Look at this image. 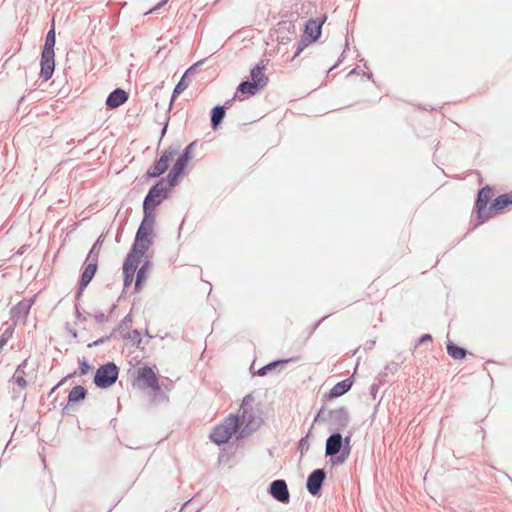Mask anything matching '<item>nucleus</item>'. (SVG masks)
I'll return each mask as SVG.
<instances>
[{
  "mask_svg": "<svg viewBox=\"0 0 512 512\" xmlns=\"http://www.w3.org/2000/svg\"><path fill=\"white\" fill-rule=\"evenodd\" d=\"M152 209H143V219L137 229L131 249L144 255L152 245V233L155 223V215Z\"/></svg>",
  "mask_w": 512,
  "mask_h": 512,
  "instance_id": "1",
  "label": "nucleus"
},
{
  "mask_svg": "<svg viewBox=\"0 0 512 512\" xmlns=\"http://www.w3.org/2000/svg\"><path fill=\"white\" fill-rule=\"evenodd\" d=\"M152 209H143V219L137 229L131 249L144 255L152 245V233L155 223V215Z\"/></svg>",
  "mask_w": 512,
  "mask_h": 512,
  "instance_id": "2",
  "label": "nucleus"
},
{
  "mask_svg": "<svg viewBox=\"0 0 512 512\" xmlns=\"http://www.w3.org/2000/svg\"><path fill=\"white\" fill-rule=\"evenodd\" d=\"M56 43L55 28L54 25L47 32L43 50L40 59V78L44 81H48L55 70V52L54 47Z\"/></svg>",
  "mask_w": 512,
  "mask_h": 512,
  "instance_id": "3",
  "label": "nucleus"
},
{
  "mask_svg": "<svg viewBox=\"0 0 512 512\" xmlns=\"http://www.w3.org/2000/svg\"><path fill=\"white\" fill-rule=\"evenodd\" d=\"M240 417L229 415L223 423L217 425L210 434V439L217 445L226 444L231 436L238 430Z\"/></svg>",
  "mask_w": 512,
  "mask_h": 512,
  "instance_id": "4",
  "label": "nucleus"
},
{
  "mask_svg": "<svg viewBox=\"0 0 512 512\" xmlns=\"http://www.w3.org/2000/svg\"><path fill=\"white\" fill-rule=\"evenodd\" d=\"M202 64V61H198L196 63H194L193 65H191L185 72L184 74L182 75L181 79L179 80V82L176 84V86L174 87V90H173V93H172V96H171V100H170V103H169V107H168V110L166 112V116H165V121H164V126L162 128V131H161V135L164 136L166 131H167V128H168V124H169V120H170V116H169V113L171 111V108H172V104L173 102L175 101V99L184 91L186 90L189 85L191 84L192 80H193V76L195 74V72L197 71L198 67Z\"/></svg>",
  "mask_w": 512,
  "mask_h": 512,
  "instance_id": "5",
  "label": "nucleus"
},
{
  "mask_svg": "<svg viewBox=\"0 0 512 512\" xmlns=\"http://www.w3.org/2000/svg\"><path fill=\"white\" fill-rule=\"evenodd\" d=\"M119 376V368L114 362L101 365L94 375V384L101 389L111 387L116 383Z\"/></svg>",
  "mask_w": 512,
  "mask_h": 512,
  "instance_id": "6",
  "label": "nucleus"
},
{
  "mask_svg": "<svg viewBox=\"0 0 512 512\" xmlns=\"http://www.w3.org/2000/svg\"><path fill=\"white\" fill-rule=\"evenodd\" d=\"M164 182L165 179L161 178L148 190L143 201V209L155 210L168 197L170 190L164 186Z\"/></svg>",
  "mask_w": 512,
  "mask_h": 512,
  "instance_id": "7",
  "label": "nucleus"
},
{
  "mask_svg": "<svg viewBox=\"0 0 512 512\" xmlns=\"http://www.w3.org/2000/svg\"><path fill=\"white\" fill-rule=\"evenodd\" d=\"M178 154V148L168 147L158 160L147 170L146 175L149 178H157L167 171L170 162Z\"/></svg>",
  "mask_w": 512,
  "mask_h": 512,
  "instance_id": "8",
  "label": "nucleus"
},
{
  "mask_svg": "<svg viewBox=\"0 0 512 512\" xmlns=\"http://www.w3.org/2000/svg\"><path fill=\"white\" fill-rule=\"evenodd\" d=\"M144 255H140V252L130 249L123 263V286L124 289L128 288L134 279L137 267L140 263V259Z\"/></svg>",
  "mask_w": 512,
  "mask_h": 512,
  "instance_id": "9",
  "label": "nucleus"
},
{
  "mask_svg": "<svg viewBox=\"0 0 512 512\" xmlns=\"http://www.w3.org/2000/svg\"><path fill=\"white\" fill-rule=\"evenodd\" d=\"M350 420L348 408L345 406L328 411V423L330 430L333 432H340L345 429L349 425Z\"/></svg>",
  "mask_w": 512,
  "mask_h": 512,
  "instance_id": "10",
  "label": "nucleus"
},
{
  "mask_svg": "<svg viewBox=\"0 0 512 512\" xmlns=\"http://www.w3.org/2000/svg\"><path fill=\"white\" fill-rule=\"evenodd\" d=\"M98 269V260L97 254L93 259H90L88 262H84L83 271L80 276L79 287L76 292L75 298L79 300L84 289L89 285L93 277L95 276Z\"/></svg>",
  "mask_w": 512,
  "mask_h": 512,
  "instance_id": "11",
  "label": "nucleus"
},
{
  "mask_svg": "<svg viewBox=\"0 0 512 512\" xmlns=\"http://www.w3.org/2000/svg\"><path fill=\"white\" fill-rule=\"evenodd\" d=\"M491 197L492 188L488 185L481 188L477 193V198L475 201V210L478 218L482 222L488 220L491 217L489 209L487 210V204L489 203Z\"/></svg>",
  "mask_w": 512,
  "mask_h": 512,
  "instance_id": "12",
  "label": "nucleus"
},
{
  "mask_svg": "<svg viewBox=\"0 0 512 512\" xmlns=\"http://www.w3.org/2000/svg\"><path fill=\"white\" fill-rule=\"evenodd\" d=\"M326 15L320 16L315 19H309L304 26L303 37H306L309 42H316L321 37L322 26L325 23Z\"/></svg>",
  "mask_w": 512,
  "mask_h": 512,
  "instance_id": "13",
  "label": "nucleus"
},
{
  "mask_svg": "<svg viewBox=\"0 0 512 512\" xmlns=\"http://www.w3.org/2000/svg\"><path fill=\"white\" fill-rule=\"evenodd\" d=\"M326 479V472L322 468L313 470L307 478L306 488L312 496L320 494L324 481Z\"/></svg>",
  "mask_w": 512,
  "mask_h": 512,
  "instance_id": "14",
  "label": "nucleus"
},
{
  "mask_svg": "<svg viewBox=\"0 0 512 512\" xmlns=\"http://www.w3.org/2000/svg\"><path fill=\"white\" fill-rule=\"evenodd\" d=\"M242 423L244 424L243 429L240 431L238 438H244L256 431L262 424V419L256 417L252 411L244 409L241 413Z\"/></svg>",
  "mask_w": 512,
  "mask_h": 512,
  "instance_id": "15",
  "label": "nucleus"
},
{
  "mask_svg": "<svg viewBox=\"0 0 512 512\" xmlns=\"http://www.w3.org/2000/svg\"><path fill=\"white\" fill-rule=\"evenodd\" d=\"M269 494L278 502L288 504L290 501V493L285 480L277 479L270 483Z\"/></svg>",
  "mask_w": 512,
  "mask_h": 512,
  "instance_id": "16",
  "label": "nucleus"
},
{
  "mask_svg": "<svg viewBox=\"0 0 512 512\" xmlns=\"http://www.w3.org/2000/svg\"><path fill=\"white\" fill-rule=\"evenodd\" d=\"M343 436L340 432H332L326 439L325 456L333 461L342 453Z\"/></svg>",
  "mask_w": 512,
  "mask_h": 512,
  "instance_id": "17",
  "label": "nucleus"
},
{
  "mask_svg": "<svg viewBox=\"0 0 512 512\" xmlns=\"http://www.w3.org/2000/svg\"><path fill=\"white\" fill-rule=\"evenodd\" d=\"M234 99L227 100L224 105H216L212 108L210 114L211 127L213 130H217L223 122L226 114V110L231 108Z\"/></svg>",
  "mask_w": 512,
  "mask_h": 512,
  "instance_id": "18",
  "label": "nucleus"
},
{
  "mask_svg": "<svg viewBox=\"0 0 512 512\" xmlns=\"http://www.w3.org/2000/svg\"><path fill=\"white\" fill-rule=\"evenodd\" d=\"M137 380L142 381L146 387L158 389L157 375L149 366H144L138 369Z\"/></svg>",
  "mask_w": 512,
  "mask_h": 512,
  "instance_id": "19",
  "label": "nucleus"
},
{
  "mask_svg": "<svg viewBox=\"0 0 512 512\" xmlns=\"http://www.w3.org/2000/svg\"><path fill=\"white\" fill-rule=\"evenodd\" d=\"M268 60L262 59L250 71L252 82H259V87L263 89L268 84V77L264 74Z\"/></svg>",
  "mask_w": 512,
  "mask_h": 512,
  "instance_id": "20",
  "label": "nucleus"
},
{
  "mask_svg": "<svg viewBox=\"0 0 512 512\" xmlns=\"http://www.w3.org/2000/svg\"><path fill=\"white\" fill-rule=\"evenodd\" d=\"M128 93L122 88L114 89L106 98V106L115 109L124 104L128 100Z\"/></svg>",
  "mask_w": 512,
  "mask_h": 512,
  "instance_id": "21",
  "label": "nucleus"
},
{
  "mask_svg": "<svg viewBox=\"0 0 512 512\" xmlns=\"http://www.w3.org/2000/svg\"><path fill=\"white\" fill-rule=\"evenodd\" d=\"M353 385V381L351 378H346L338 383H336L331 390L324 395V398L327 400H332L334 398H338L345 393H347Z\"/></svg>",
  "mask_w": 512,
  "mask_h": 512,
  "instance_id": "22",
  "label": "nucleus"
},
{
  "mask_svg": "<svg viewBox=\"0 0 512 512\" xmlns=\"http://www.w3.org/2000/svg\"><path fill=\"white\" fill-rule=\"evenodd\" d=\"M32 304H33L32 299L22 300V301L18 302L10 310L11 319L14 321H18L20 319H25L29 314Z\"/></svg>",
  "mask_w": 512,
  "mask_h": 512,
  "instance_id": "23",
  "label": "nucleus"
},
{
  "mask_svg": "<svg viewBox=\"0 0 512 512\" xmlns=\"http://www.w3.org/2000/svg\"><path fill=\"white\" fill-rule=\"evenodd\" d=\"M260 90L261 88L259 87V82L245 80L238 85L236 95L234 96L233 99H235L236 97H238L239 99H243L242 96H254Z\"/></svg>",
  "mask_w": 512,
  "mask_h": 512,
  "instance_id": "24",
  "label": "nucleus"
},
{
  "mask_svg": "<svg viewBox=\"0 0 512 512\" xmlns=\"http://www.w3.org/2000/svg\"><path fill=\"white\" fill-rule=\"evenodd\" d=\"M86 396H87V389L85 387H83L81 385H77V386L73 387L68 394V400H67L68 403L62 409V413L66 414L69 405L84 400L86 398Z\"/></svg>",
  "mask_w": 512,
  "mask_h": 512,
  "instance_id": "25",
  "label": "nucleus"
},
{
  "mask_svg": "<svg viewBox=\"0 0 512 512\" xmlns=\"http://www.w3.org/2000/svg\"><path fill=\"white\" fill-rule=\"evenodd\" d=\"M27 365H28V360L27 359L23 360L17 366L16 371L11 378V381L16 383L22 389H25L28 385V382L25 379Z\"/></svg>",
  "mask_w": 512,
  "mask_h": 512,
  "instance_id": "26",
  "label": "nucleus"
},
{
  "mask_svg": "<svg viewBox=\"0 0 512 512\" xmlns=\"http://www.w3.org/2000/svg\"><path fill=\"white\" fill-rule=\"evenodd\" d=\"M510 204H512V194H501L492 201L489 207V211L490 213L492 211H500Z\"/></svg>",
  "mask_w": 512,
  "mask_h": 512,
  "instance_id": "27",
  "label": "nucleus"
},
{
  "mask_svg": "<svg viewBox=\"0 0 512 512\" xmlns=\"http://www.w3.org/2000/svg\"><path fill=\"white\" fill-rule=\"evenodd\" d=\"M351 438L352 432H349L347 436L343 437L342 453L333 460V464H343L348 459L351 453Z\"/></svg>",
  "mask_w": 512,
  "mask_h": 512,
  "instance_id": "28",
  "label": "nucleus"
},
{
  "mask_svg": "<svg viewBox=\"0 0 512 512\" xmlns=\"http://www.w3.org/2000/svg\"><path fill=\"white\" fill-rule=\"evenodd\" d=\"M151 263L149 260H145L144 263L141 265V267L138 269L136 273V280L134 285V290L136 292H139L142 289L143 283L147 279V271L150 267Z\"/></svg>",
  "mask_w": 512,
  "mask_h": 512,
  "instance_id": "29",
  "label": "nucleus"
},
{
  "mask_svg": "<svg viewBox=\"0 0 512 512\" xmlns=\"http://www.w3.org/2000/svg\"><path fill=\"white\" fill-rule=\"evenodd\" d=\"M447 353L455 360H461L466 357L467 350L449 341L446 346Z\"/></svg>",
  "mask_w": 512,
  "mask_h": 512,
  "instance_id": "30",
  "label": "nucleus"
},
{
  "mask_svg": "<svg viewBox=\"0 0 512 512\" xmlns=\"http://www.w3.org/2000/svg\"><path fill=\"white\" fill-rule=\"evenodd\" d=\"M292 359H281V360H275V361H272L266 365H264L263 367H261L260 369H258L257 371V375L258 376H265L268 374L269 371H272L274 370L275 368H277L278 366H283L285 364H287L288 362H290Z\"/></svg>",
  "mask_w": 512,
  "mask_h": 512,
  "instance_id": "31",
  "label": "nucleus"
},
{
  "mask_svg": "<svg viewBox=\"0 0 512 512\" xmlns=\"http://www.w3.org/2000/svg\"><path fill=\"white\" fill-rule=\"evenodd\" d=\"M399 365H400V363L395 362V361L388 363L384 367V369L378 374V376L376 377V380L379 381L380 383H384L385 377H387L388 373L395 374L399 369Z\"/></svg>",
  "mask_w": 512,
  "mask_h": 512,
  "instance_id": "32",
  "label": "nucleus"
},
{
  "mask_svg": "<svg viewBox=\"0 0 512 512\" xmlns=\"http://www.w3.org/2000/svg\"><path fill=\"white\" fill-rule=\"evenodd\" d=\"M132 323H133V320H132V316L131 314H127L122 320L121 322L119 323V325L113 329V334H115L116 332H120V333H123V332H129L128 330L131 328L132 326Z\"/></svg>",
  "mask_w": 512,
  "mask_h": 512,
  "instance_id": "33",
  "label": "nucleus"
},
{
  "mask_svg": "<svg viewBox=\"0 0 512 512\" xmlns=\"http://www.w3.org/2000/svg\"><path fill=\"white\" fill-rule=\"evenodd\" d=\"M312 428L313 426L310 427L307 434L298 442V451L301 457L304 456L305 453L309 450V438L312 435Z\"/></svg>",
  "mask_w": 512,
  "mask_h": 512,
  "instance_id": "34",
  "label": "nucleus"
},
{
  "mask_svg": "<svg viewBox=\"0 0 512 512\" xmlns=\"http://www.w3.org/2000/svg\"><path fill=\"white\" fill-rule=\"evenodd\" d=\"M183 175L182 173L174 170V169H171L170 172L168 173V175L166 176L165 181L168 182V185H169V190L172 188V187H175L178 182H179V177Z\"/></svg>",
  "mask_w": 512,
  "mask_h": 512,
  "instance_id": "35",
  "label": "nucleus"
},
{
  "mask_svg": "<svg viewBox=\"0 0 512 512\" xmlns=\"http://www.w3.org/2000/svg\"><path fill=\"white\" fill-rule=\"evenodd\" d=\"M124 339L131 340L134 344H136L137 347L140 346L141 343V334L140 331L137 329H134L131 332H126L122 335Z\"/></svg>",
  "mask_w": 512,
  "mask_h": 512,
  "instance_id": "36",
  "label": "nucleus"
},
{
  "mask_svg": "<svg viewBox=\"0 0 512 512\" xmlns=\"http://www.w3.org/2000/svg\"><path fill=\"white\" fill-rule=\"evenodd\" d=\"M189 161V159L180 155L176 160L175 164L173 165L172 169L184 174Z\"/></svg>",
  "mask_w": 512,
  "mask_h": 512,
  "instance_id": "37",
  "label": "nucleus"
},
{
  "mask_svg": "<svg viewBox=\"0 0 512 512\" xmlns=\"http://www.w3.org/2000/svg\"><path fill=\"white\" fill-rule=\"evenodd\" d=\"M310 43H311V42H309V40H308L306 37H303V36H302V37H301V39H300V41H299V42H298V44H297V49H296V51H295V53H294V56H293L292 60H293V59H295L297 56H299V55L302 53V51H303V50L308 46V44H310Z\"/></svg>",
  "mask_w": 512,
  "mask_h": 512,
  "instance_id": "38",
  "label": "nucleus"
},
{
  "mask_svg": "<svg viewBox=\"0 0 512 512\" xmlns=\"http://www.w3.org/2000/svg\"><path fill=\"white\" fill-rule=\"evenodd\" d=\"M313 422H328V414H325V406H322L318 413L315 415Z\"/></svg>",
  "mask_w": 512,
  "mask_h": 512,
  "instance_id": "39",
  "label": "nucleus"
},
{
  "mask_svg": "<svg viewBox=\"0 0 512 512\" xmlns=\"http://www.w3.org/2000/svg\"><path fill=\"white\" fill-rule=\"evenodd\" d=\"M99 242H100V238H98V240L94 243V245L90 249V251L86 257V262H88L90 259H93L96 254H97V256L99 255V249H100L98 246Z\"/></svg>",
  "mask_w": 512,
  "mask_h": 512,
  "instance_id": "40",
  "label": "nucleus"
},
{
  "mask_svg": "<svg viewBox=\"0 0 512 512\" xmlns=\"http://www.w3.org/2000/svg\"><path fill=\"white\" fill-rule=\"evenodd\" d=\"M253 401H254V398L251 394L246 395L242 400L241 407H240L239 411L242 413L244 411V409H247L248 406H251Z\"/></svg>",
  "mask_w": 512,
  "mask_h": 512,
  "instance_id": "41",
  "label": "nucleus"
},
{
  "mask_svg": "<svg viewBox=\"0 0 512 512\" xmlns=\"http://www.w3.org/2000/svg\"><path fill=\"white\" fill-rule=\"evenodd\" d=\"M113 332L110 334V335H106V336H103L97 340H95L94 342L88 344V347H92V346H99L101 344H104L106 342H109L113 336Z\"/></svg>",
  "mask_w": 512,
  "mask_h": 512,
  "instance_id": "42",
  "label": "nucleus"
},
{
  "mask_svg": "<svg viewBox=\"0 0 512 512\" xmlns=\"http://www.w3.org/2000/svg\"><path fill=\"white\" fill-rule=\"evenodd\" d=\"M195 145H196V142H195V141H193V142H191L189 145H187V146L184 148V150H183V152H182L181 156L186 157L187 159H189V160H190V159H191V157H192V151H193V148L195 147Z\"/></svg>",
  "mask_w": 512,
  "mask_h": 512,
  "instance_id": "43",
  "label": "nucleus"
},
{
  "mask_svg": "<svg viewBox=\"0 0 512 512\" xmlns=\"http://www.w3.org/2000/svg\"><path fill=\"white\" fill-rule=\"evenodd\" d=\"M90 370H91V366L85 359L80 361L79 372L81 375H86Z\"/></svg>",
  "mask_w": 512,
  "mask_h": 512,
  "instance_id": "44",
  "label": "nucleus"
},
{
  "mask_svg": "<svg viewBox=\"0 0 512 512\" xmlns=\"http://www.w3.org/2000/svg\"><path fill=\"white\" fill-rule=\"evenodd\" d=\"M383 383H380L379 381H377L376 379L374 380L373 384L371 385L370 387V394L371 396L375 399L376 398V395H377V392L380 388V386L382 385Z\"/></svg>",
  "mask_w": 512,
  "mask_h": 512,
  "instance_id": "45",
  "label": "nucleus"
},
{
  "mask_svg": "<svg viewBox=\"0 0 512 512\" xmlns=\"http://www.w3.org/2000/svg\"><path fill=\"white\" fill-rule=\"evenodd\" d=\"M432 341V336L430 334H423L418 340L416 346L420 344H424L425 342Z\"/></svg>",
  "mask_w": 512,
  "mask_h": 512,
  "instance_id": "46",
  "label": "nucleus"
},
{
  "mask_svg": "<svg viewBox=\"0 0 512 512\" xmlns=\"http://www.w3.org/2000/svg\"><path fill=\"white\" fill-rule=\"evenodd\" d=\"M94 318L98 323H104L108 320V317L103 312L96 313Z\"/></svg>",
  "mask_w": 512,
  "mask_h": 512,
  "instance_id": "47",
  "label": "nucleus"
},
{
  "mask_svg": "<svg viewBox=\"0 0 512 512\" xmlns=\"http://www.w3.org/2000/svg\"><path fill=\"white\" fill-rule=\"evenodd\" d=\"M12 336V330L10 328L6 329L3 334L1 335V339H4L5 340V343L8 342V340L11 338Z\"/></svg>",
  "mask_w": 512,
  "mask_h": 512,
  "instance_id": "48",
  "label": "nucleus"
},
{
  "mask_svg": "<svg viewBox=\"0 0 512 512\" xmlns=\"http://www.w3.org/2000/svg\"><path fill=\"white\" fill-rule=\"evenodd\" d=\"M155 394V396H160L162 398H166L165 393L163 392L160 384L158 383V389L157 388H151Z\"/></svg>",
  "mask_w": 512,
  "mask_h": 512,
  "instance_id": "49",
  "label": "nucleus"
},
{
  "mask_svg": "<svg viewBox=\"0 0 512 512\" xmlns=\"http://www.w3.org/2000/svg\"><path fill=\"white\" fill-rule=\"evenodd\" d=\"M76 372H73V373H70L68 374L67 376H65L63 379H61L58 383H57V386H61L63 385L68 379H71L75 376Z\"/></svg>",
  "mask_w": 512,
  "mask_h": 512,
  "instance_id": "50",
  "label": "nucleus"
},
{
  "mask_svg": "<svg viewBox=\"0 0 512 512\" xmlns=\"http://www.w3.org/2000/svg\"><path fill=\"white\" fill-rule=\"evenodd\" d=\"M167 3V0H162L161 2H159L157 5H155L150 11L149 13H152L154 11H158L160 8H162L165 4Z\"/></svg>",
  "mask_w": 512,
  "mask_h": 512,
  "instance_id": "51",
  "label": "nucleus"
},
{
  "mask_svg": "<svg viewBox=\"0 0 512 512\" xmlns=\"http://www.w3.org/2000/svg\"><path fill=\"white\" fill-rule=\"evenodd\" d=\"M375 345V340L366 341L364 344V350H371Z\"/></svg>",
  "mask_w": 512,
  "mask_h": 512,
  "instance_id": "52",
  "label": "nucleus"
},
{
  "mask_svg": "<svg viewBox=\"0 0 512 512\" xmlns=\"http://www.w3.org/2000/svg\"><path fill=\"white\" fill-rule=\"evenodd\" d=\"M282 24L285 25V26L287 25L288 26L287 27L288 30L292 29L294 31V29H295V26H294V24L292 22H283Z\"/></svg>",
  "mask_w": 512,
  "mask_h": 512,
  "instance_id": "53",
  "label": "nucleus"
},
{
  "mask_svg": "<svg viewBox=\"0 0 512 512\" xmlns=\"http://www.w3.org/2000/svg\"><path fill=\"white\" fill-rule=\"evenodd\" d=\"M6 344H7V343H5V340L0 338V350H1V349H2Z\"/></svg>",
  "mask_w": 512,
  "mask_h": 512,
  "instance_id": "54",
  "label": "nucleus"
},
{
  "mask_svg": "<svg viewBox=\"0 0 512 512\" xmlns=\"http://www.w3.org/2000/svg\"><path fill=\"white\" fill-rule=\"evenodd\" d=\"M59 387H60V386H57V384H56V385L51 389V391H50V393H49V396H51V395L55 392V390H56L57 388H59Z\"/></svg>",
  "mask_w": 512,
  "mask_h": 512,
  "instance_id": "55",
  "label": "nucleus"
},
{
  "mask_svg": "<svg viewBox=\"0 0 512 512\" xmlns=\"http://www.w3.org/2000/svg\"><path fill=\"white\" fill-rule=\"evenodd\" d=\"M81 316H82V315H81V313H80V311H79L78 307L76 306V317H77L78 319H80V318H81Z\"/></svg>",
  "mask_w": 512,
  "mask_h": 512,
  "instance_id": "56",
  "label": "nucleus"
},
{
  "mask_svg": "<svg viewBox=\"0 0 512 512\" xmlns=\"http://www.w3.org/2000/svg\"><path fill=\"white\" fill-rule=\"evenodd\" d=\"M70 333H71L72 337H74V338L77 337V332L75 330H70Z\"/></svg>",
  "mask_w": 512,
  "mask_h": 512,
  "instance_id": "57",
  "label": "nucleus"
},
{
  "mask_svg": "<svg viewBox=\"0 0 512 512\" xmlns=\"http://www.w3.org/2000/svg\"><path fill=\"white\" fill-rule=\"evenodd\" d=\"M356 69L351 70L350 74L355 73Z\"/></svg>",
  "mask_w": 512,
  "mask_h": 512,
  "instance_id": "58",
  "label": "nucleus"
},
{
  "mask_svg": "<svg viewBox=\"0 0 512 512\" xmlns=\"http://www.w3.org/2000/svg\"><path fill=\"white\" fill-rule=\"evenodd\" d=\"M24 100V97H21L19 100V103H21Z\"/></svg>",
  "mask_w": 512,
  "mask_h": 512,
  "instance_id": "59",
  "label": "nucleus"
}]
</instances>
